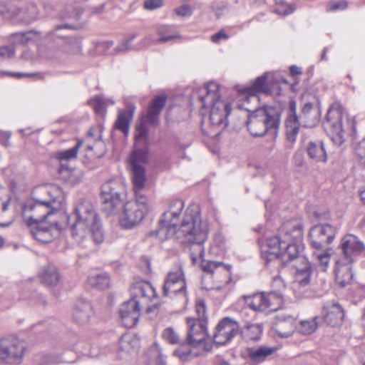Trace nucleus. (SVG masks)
<instances>
[{
    "mask_svg": "<svg viewBox=\"0 0 365 365\" xmlns=\"http://www.w3.org/2000/svg\"><path fill=\"white\" fill-rule=\"evenodd\" d=\"M184 202L175 199L169 202L159 220L156 235L160 237L175 236L183 242L202 244L208 238L210 225L200 215L197 205L188 206L182 213Z\"/></svg>",
    "mask_w": 365,
    "mask_h": 365,
    "instance_id": "f257e3e1",
    "label": "nucleus"
},
{
    "mask_svg": "<svg viewBox=\"0 0 365 365\" xmlns=\"http://www.w3.org/2000/svg\"><path fill=\"white\" fill-rule=\"evenodd\" d=\"M68 222L71 235L78 244H83L91 237L96 244L104 241L101 218L90 200L81 198L76 201Z\"/></svg>",
    "mask_w": 365,
    "mask_h": 365,
    "instance_id": "f03ea898",
    "label": "nucleus"
},
{
    "mask_svg": "<svg viewBox=\"0 0 365 365\" xmlns=\"http://www.w3.org/2000/svg\"><path fill=\"white\" fill-rule=\"evenodd\" d=\"M200 106V112L204 115L203 110L211 107L209 119L211 126L217 128L219 131L215 133L217 135L220 130L228 125L227 117L231 111V106L228 101L222 100L219 94V85L215 82H209L203 87L193 93Z\"/></svg>",
    "mask_w": 365,
    "mask_h": 365,
    "instance_id": "7ed1b4c3",
    "label": "nucleus"
},
{
    "mask_svg": "<svg viewBox=\"0 0 365 365\" xmlns=\"http://www.w3.org/2000/svg\"><path fill=\"white\" fill-rule=\"evenodd\" d=\"M59 209H53L51 207L35 202L31 200L26 202L24 207V213L33 212L26 222L31 235L36 240L48 243L51 242L55 235L59 232L56 223L47 225L46 218L53 212Z\"/></svg>",
    "mask_w": 365,
    "mask_h": 365,
    "instance_id": "20e7f679",
    "label": "nucleus"
},
{
    "mask_svg": "<svg viewBox=\"0 0 365 365\" xmlns=\"http://www.w3.org/2000/svg\"><path fill=\"white\" fill-rule=\"evenodd\" d=\"M280 233L287 241L283 245L280 257L284 263H288L299 256L303 238V227L298 221L289 220L282 225Z\"/></svg>",
    "mask_w": 365,
    "mask_h": 365,
    "instance_id": "39448f33",
    "label": "nucleus"
},
{
    "mask_svg": "<svg viewBox=\"0 0 365 365\" xmlns=\"http://www.w3.org/2000/svg\"><path fill=\"white\" fill-rule=\"evenodd\" d=\"M280 123L279 113L274 108L255 110L249 116L247 129L254 136H262L269 130L277 129Z\"/></svg>",
    "mask_w": 365,
    "mask_h": 365,
    "instance_id": "423d86ee",
    "label": "nucleus"
},
{
    "mask_svg": "<svg viewBox=\"0 0 365 365\" xmlns=\"http://www.w3.org/2000/svg\"><path fill=\"white\" fill-rule=\"evenodd\" d=\"M326 118L331 140L337 145H341L345 141L344 133L347 129L355 130L352 120L348 119L346 124H343V110L339 104L335 103L330 106Z\"/></svg>",
    "mask_w": 365,
    "mask_h": 365,
    "instance_id": "0eeeda50",
    "label": "nucleus"
},
{
    "mask_svg": "<svg viewBox=\"0 0 365 365\" xmlns=\"http://www.w3.org/2000/svg\"><path fill=\"white\" fill-rule=\"evenodd\" d=\"M25 351L24 343L17 337L11 336L0 339V359L5 364H21Z\"/></svg>",
    "mask_w": 365,
    "mask_h": 365,
    "instance_id": "6e6552de",
    "label": "nucleus"
},
{
    "mask_svg": "<svg viewBox=\"0 0 365 365\" xmlns=\"http://www.w3.org/2000/svg\"><path fill=\"white\" fill-rule=\"evenodd\" d=\"M125 190V185L120 180H108L102 185L101 195L103 203V209L108 215L114 213L122 201Z\"/></svg>",
    "mask_w": 365,
    "mask_h": 365,
    "instance_id": "1a4fd4ad",
    "label": "nucleus"
},
{
    "mask_svg": "<svg viewBox=\"0 0 365 365\" xmlns=\"http://www.w3.org/2000/svg\"><path fill=\"white\" fill-rule=\"evenodd\" d=\"M31 200L53 209H61L65 203V195L61 188L56 185H43L33 190Z\"/></svg>",
    "mask_w": 365,
    "mask_h": 365,
    "instance_id": "9d476101",
    "label": "nucleus"
},
{
    "mask_svg": "<svg viewBox=\"0 0 365 365\" xmlns=\"http://www.w3.org/2000/svg\"><path fill=\"white\" fill-rule=\"evenodd\" d=\"M267 74L262 75L256 78L255 82L250 86L245 87L240 92L245 96L242 107L249 113H252L255 110L259 108V98L258 93H268V88L266 84Z\"/></svg>",
    "mask_w": 365,
    "mask_h": 365,
    "instance_id": "9b49d317",
    "label": "nucleus"
},
{
    "mask_svg": "<svg viewBox=\"0 0 365 365\" xmlns=\"http://www.w3.org/2000/svg\"><path fill=\"white\" fill-rule=\"evenodd\" d=\"M246 305L255 311H274L281 303V297L277 292L258 293L245 297Z\"/></svg>",
    "mask_w": 365,
    "mask_h": 365,
    "instance_id": "f8f14e48",
    "label": "nucleus"
},
{
    "mask_svg": "<svg viewBox=\"0 0 365 365\" xmlns=\"http://www.w3.org/2000/svg\"><path fill=\"white\" fill-rule=\"evenodd\" d=\"M148 160V154L145 151L136 150L130 156V165L133 183V189L143 190L146 182L144 165Z\"/></svg>",
    "mask_w": 365,
    "mask_h": 365,
    "instance_id": "ddd939ff",
    "label": "nucleus"
},
{
    "mask_svg": "<svg viewBox=\"0 0 365 365\" xmlns=\"http://www.w3.org/2000/svg\"><path fill=\"white\" fill-rule=\"evenodd\" d=\"M341 254L339 259L346 262H356L357 257H365V245L354 235H346L342 237L340 243Z\"/></svg>",
    "mask_w": 365,
    "mask_h": 365,
    "instance_id": "4468645a",
    "label": "nucleus"
},
{
    "mask_svg": "<svg viewBox=\"0 0 365 365\" xmlns=\"http://www.w3.org/2000/svg\"><path fill=\"white\" fill-rule=\"evenodd\" d=\"M336 233V228L329 224L314 225L309 231L310 245L315 250H322L333 242Z\"/></svg>",
    "mask_w": 365,
    "mask_h": 365,
    "instance_id": "2eb2a0df",
    "label": "nucleus"
},
{
    "mask_svg": "<svg viewBox=\"0 0 365 365\" xmlns=\"http://www.w3.org/2000/svg\"><path fill=\"white\" fill-rule=\"evenodd\" d=\"M131 299H135L142 307L150 308V303L156 299L157 294L152 284L145 281L138 282L131 287Z\"/></svg>",
    "mask_w": 365,
    "mask_h": 365,
    "instance_id": "dca6fc26",
    "label": "nucleus"
},
{
    "mask_svg": "<svg viewBox=\"0 0 365 365\" xmlns=\"http://www.w3.org/2000/svg\"><path fill=\"white\" fill-rule=\"evenodd\" d=\"M187 341L192 346H203L207 337V321L187 318Z\"/></svg>",
    "mask_w": 365,
    "mask_h": 365,
    "instance_id": "f3484780",
    "label": "nucleus"
},
{
    "mask_svg": "<svg viewBox=\"0 0 365 365\" xmlns=\"http://www.w3.org/2000/svg\"><path fill=\"white\" fill-rule=\"evenodd\" d=\"M287 241L281 236L280 229L278 235L269 237L261 245V255L267 263L279 259L283 250V245Z\"/></svg>",
    "mask_w": 365,
    "mask_h": 365,
    "instance_id": "a211bd4d",
    "label": "nucleus"
},
{
    "mask_svg": "<svg viewBox=\"0 0 365 365\" xmlns=\"http://www.w3.org/2000/svg\"><path fill=\"white\" fill-rule=\"evenodd\" d=\"M147 215V212L138 207L135 203L127 202L124 205L119 222L125 229H132L139 225Z\"/></svg>",
    "mask_w": 365,
    "mask_h": 365,
    "instance_id": "6ab92c4d",
    "label": "nucleus"
},
{
    "mask_svg": "<svg viewBox=\"0 0 365 365\" xmlns=\"http://www.w3.org/2000/svg\"><path fill=\"white\" fill-rule=\"evenodd\" d=\"M238 329L239 325L237 322L230 317H225L217 324L213 334V341L216 344H225L232 339Z\"/></svg>",
    "mask_w": 365,
    "mask_h": 365,
    "instance_id": "aec40b11",
    "label": "nucleus"
},
{
    "mask_svg": "<svg viewBox=\"0 0 365 365\" xmlns=\"http://www.w3.org/2000/svg\"><path fill=\"white\" fill-rule=\"evenodd\" d=\"M203 244H196L198 246L199 258L201 259V269L205 273L210 274L211 277L215 274H219L223 276V279H220L221 281L227 280L229 277L228 266L221 262L205 259Z\"/></svg>",
    "mask_w": 365,
    "mask_h": 365,
    "instance_id": "412c9836",
    "label": "nucleus"
},
{
    "mask_svg": "<svg viewBox=\"0 0 365 365\" xmlns=\"http://www.w3.org/2000/svg\"><path fill=\"white\" fill-rule=\"evenodd\" d=\"M135 299H130L123 303L119 309L123 324L128 328L133 327L138 322L140 309L143 308Z\"/></svg>",
    "mask_w": 365,
    "mask_h": 365,
    "instance_id": "4be33fe9",
    "label": "nucleus"
},
{
    "mask_svg": "<svg viewBox=\"0 0 365 365\" xmlns=\"http://www.w3.org/2000/svg\"><path fill=\"white\" fill-rule=\"evenodd\" d=\"M158 38H155L151 35L145 37L140 43V47H145L150 44L164 43L171 40L180 38L175 31V27L171 25H162L157 29Z\"/></svg>",
    "mask_w": 365,
    "mask_h": 365,
    "instance_id": "5701e85b",
    "label": "nucleus"
},
{
    "mask_svg": "<svg viewBox=\"0 0 365 365\" xmlns=\"http://www.w3.org/2000/svg\"><path fill=\"white\" fill-rule=\"evenodd\" d=\"M324 321L330 326L340 325L344 318V311L342 307L336 302L326 303L323 307Z\"/></svg>",
    "mask_w": 365,
    "mask_h": 365,
    "instance_id": "b1692460",
    "label": "nucleus"
},
{
    "mask_svg": "<svg viewBox=\"0 0 365 365\" xmlns=\"http://www.w3.org/2000/svg\"><path fill=\"white\" fill-rule=\"evenodd\" d=\"M273 329L279 336L287 338L297 330V320L290 315L279 314L275 318Z\"/></svg>",
    "mask_w": 365,
    "mask_h": 365,
    "instance_id": "393cba45",
    "label": "nucleus"
},
{
    "mask_svg": "<svg viewBox=\"0 0 365 365\" xmlns=\"http://www.w3.org/2000/svg\"><path fill=\"white\" fill-rule=\"evenodd\" d=\"M8 13L9 17L28 23L35 20L38 16V10L34 3H29L23 7H11Z\"/></svg>",
    "mask_w": 365,
    "mask_h": 365,
    "instance_id": "a878e982",
    "label": "nucleus"
},
{
    "mask_svg": "<svg viewBox=\"0 0 365 365\" xmlns=\"http://www.w3.org/2000/svg\"><path fill=\"white\" fill-rule=\"evenodd\" d=\"M353 262H346L339 259L336 261L335 277L337 283L342 287L349 284L353 279L352 264Z\"/></svg>",
    "mask_w": 365,
    "mask_h": 365,
    "instance_id": "bb28decb",
    "label": "nucleus"
},
{
    "mask_svg": "<svg viewBox=\"0 0 365 365\" xmlns=\"http://www.w3.org/2000/svg\"><path fill=\"white\" fill-rule=\"evenodd\" d=\"M135 110V105L129 103L126 104L125 109L118 111L115 128L120 130L125 135H127L129 133L130 123L133 118Z\"/></svg>",
    "mask_w": 365,
    "mask_h": 365,
    "instance_id": "cd10ccee",
    "label": "nucleus"
},
{
    "mask_svg": "<svg viewBox=\"0 0 365 365\" xmlns=\"http://www.w3.org/2000/svg\"><path fill=\"white\" fill-rule=\"evenodd\" d=\"M42 38L41 32L30 30L14 33L10 36V41L16 45H28L38 42Z\"/></svg>",
    "mask_w": 365,
    "mask_h": 365,
    "instance_id": "c85d7f7f",
    "label": "nucleus"
},
{
    "mask_svg": "<svg viewBox=\"0 0 365 365\" xmlns=\"http://www.w3.org/2000/svg\"><path fill=\"white\" fill-rule=\"evenodd\" d=\"M93 314V307L90 302L79 301L76 304L73 312V317L77 323L80 324H86Z\"/></svg>",
    "mask_w": 365,
    "mask_h": 365,
    "instance_id": "c756f323",
    "label": "nucleus"
},
{
    "mask_svg": "<svg viewBox=\"0 0 365 365\" xmlns=\"http://www.w3.org/2000/svg\"><path fill=\"white\" fill-rule=\"evenodd\" d=\"M166 96L159 95L155 96L148 107L145 120L150 124H155L158 122L159 114L164 108L166 103Z\"/></svg>",
    "mask_w": 365,
    "mask_h": 365,
    "instance_id": "7c9ffc66",
    "label": "nucleus"
},
{
    "mask_svg": "<svg viewBox=\"0 0 365 365\" xmlns=\"http://www.w3.org/2000/svg\"><path fill=\"white\" fill-rule=\"evenodd\" d=\"M307 152L309 158L316 163H324L327 161V153L321 140L309 142Z\"/></svg>",
    "mask_w": 365,
    "mask_h": 365,
    "instance_id": "2f4dec72",
    "label": "nucleus"
},
{
    "mask_svg": "<svg viewBox=\"0 0 365 365\" xmlns=\"http://www.w3.org/2000/svg\"><path fill=\"white\" fill-rule=\"evenodd\" d=\"M148 130L145 123L141 121L136 126L135 140V143L133 151L136 150H143L148 154Z\"/></svg>",
    "mask_w": 365,
    "mask_h": 365,
    "instance_id": "473e14b6",
    "label": "nucleus"
},
{
    "mask_svg": "<svg viewBox=\"0 0 365 365\" xmlns=\"http://www.w3.org/2000/svg\"><path fill=\"white\" fill-rule=\"evenodd\" d=\"M277 351L276 347L260 346L250 348L247 353L249 358L254 362L261 363Z\"/></svg>",
    "mask_w": 365,
    "mask_h": 365,
    "instance_id": "72a5a7b5",
    "label": "nucleus"
},
{
    "mask_svg": "<svg viewBox=\"0 0 365 365\" xmlns=\"http://www.w3.org/2000/svg\"><path fill=\"white\" fill-rule=\"evenodd\" d=\"M82 143L83 142L79 140L73 148L67 150H60L55 153V158L59 161L62 168H67V165L64 163L76 159L77 158L79 148L81 146Z\"/></svg>",
    "mask_w": 365,
    "mask_h": 365,
    "instance_id": "f704fd0d",
    "label": "nucleus"
},
{
    "mask_svg": "<svg viewBox=\"0 0 365 365\" xmlns=\"http://www.w3.org/2000/svg\"><path fill=\"white\" fill-rule=\"evenodd\" d=\"M163 294L171 297L180 294L185 299H187L185 281H178L177 283L165 282Z\"/></svg>",
    "mask_w": 365,
    "mask_h": 365,
    "instance_id": "c9c22d12",
    "label": "nucleus"
},
{
    "mask_svg": "<svg viewBox=\"0 0 365 365\" xmlns=\"http://www.w3.org/2000/svg\"><path fill=\"white\" fill-rule=\"evenodd\" d=\"M304 265L302 268H297L295 276V285L299 287L307 286L310 281L311 267L309 263L304 259H302Z\"/></svg>",
    "mask_w": 365,
    "mask_h": 365,
    "instance_id": "e433bc0d",
    "label": "nucleus"
},
{
    "mask_svg": "<svg viewBox=\"0 0 365 365\" xmlns=\"http://www.w3.org/2000/svg\"><path fill=\"white\" fill-rule=\"evenodd\" d=\"M140 346L138 338L132 334L123 335L119 340L120 349L125 352L137 351Z\"/></svg>",
    "mask_w": 365,
    "mask_h": 365,
    "instance_id": "4c0bfd02",
    "label": "nucleus"
},
{
    "mask_svg": "<svg viewBox=\"0 0 365 365\" xmlns=\"http://www.w3.org/2000/svg\"><path fill=\"white\" fill-rule=\"evenodd\" d=\"M41 278L47 285L56 286L59 282L60 274L55 266L48 265L43 269Z\"/></svg>",
    "mask_w": 365,
    "mask_h": 365,
    "instance_id": "58836bf2",
    "label": "nucleus"
},
{
    "mask_svg": "<svg viewBox=\"0 0 365 365\" xmlns=\"http://www.w3.org/2000/svg\"><path fill=\"white\" fill-rule=\"evenodd\" d=\"M300 125L301 123L297 115H288L285 122V127L287 136L289 140H295Z\"/></svg>",
    "mask_w": 365,
    "mask_h": 365,
    "instance_id": "ea45409f",
    "label": "nucleus"
},
{
    "mask_svg": "<svg viewBox=\"0 0 365 365\" xmlns=\"http://www.w3.org/2000/svg\"><path fill=\"white\" fill-rule=\"evenodd\" d=\"M318 317L312 319H303L297 322V331L303 335L314 333L318 328Z\"/></svg>",
    "mask_w": 365,
    "mask_h": 365,
    "instance_id": "a19ab883",
    "label": "nucleus"
},
{
    "mask_svg": "<svg viewBox=\"0 0 365 365\" xmlns=\"http://www.w3.org/2000/svg\"><path fill=\"white\" fill-rule=\"evenodd\" d=\"M88 282L93 287L104 289L109 287L110 278L107 273H97L90 275Z\"/></svg>",
    "mask_w": 365,
    "mask_h": 365,
    "instance_id": "79ce46f5",
    "label": "nucleus"
},
{
    "mask_svg": "<svg viewBox=\"0 0 365 365\" xmlns=\"http://www.w3.org/2000/svg\"><path fill=\"white\" fill-rule=\"evenodd\" d=\"M191 346H192V344H190L189 342L187 344H180V346L175 350L174 355L178 356L181 361H187L200 355V354L199 352H196L193 349H191Z\"/></svg>",
    "mask_w": 365,
    "mask_h": 365,
    "instance_id": "37998d69",
    "label": "nucleus"
},
{
    "mask_svg": "<svg viewBox=\"0 0 365 365\" xmlns=\"http://www.w3.org/2000/svg\"><path fill=\"white\" fill-rule=\"evenodd\" d=\"M225 249L226 242L224 236L220 233L215 234L209 250L210 254L214 256L221 255Z\"/></svg>",
    "mask_w": 365,
    "mask_h": 365,
    "instance_id": "c03bdc74",
    "label": "nucleus"
},
{
    "mask_svg": "<svg viewBox=\"0 0 365 365\" xmlns=\"http://www.w3.org/2000/svg\"><path fill=\"white\" fill-rule=\"evenodd\" d=\"M242 333L247 340L257 341L262 333V327L258 324H247Z\"/></svg>",
    "mask_w": 365,
    "mask_h": 365,
    "instance_id": "a18cd8bd",
    "label": "nucleus"
},
{
    "mask_svg": "<svg viewBox=\"0 0 365 365\" xmlns=\"http://www.w3.org/2000/svg\"><path fill=\"white\" fill-rule=\"evenodd\" d=\"M313 256L318 262V264L320 267L321 269L323 272L327 271L331 257L329 250H316V251L313 252Z\"/></svg>",
    "mask_w": 365,
    "mask_h": 365,
    "instance_id": "49530a36",
    "label": "nucleus"
},
{
    "mask_svg": "<svg viewBox=\"0 0 365 365\" xmlns=\"http://www.w3.org/2000/svg\"><path fill=\"white\" fill-rule=\"evenodd\" d=\"M95 112L99 115H104L106 112L107 103L106 97L98 96L89 102Z\"/></svg>",
    "mask_w": 365,
    "mask_h": 365,
    "instance_id": "de8ad7c7",
    "label": "nucleus"
},
{
    "mask_svg": "<svg viewBox=\"0 0 365 365\" xmlns=\"http://www.w3.org/2000/svg\"><path fill=\"white\" fill-rule=\"evenodd\" d=\"M142 191L143 190L134 189L135 199L129 202L135 203L139 208L148 213L149 210L148 198L142 193Z\"/></svg>",
    "mask_w": 365,
    "mask_h": 365,
    "instance_id": "09e8293b",
    "label": "nucleus"
},
{
    "mask_svg": "<svg viewBox=\"0 0 365 365\" xmlns=\"http://www.w3.org/2000/svg\"><path fill=\"white\" fill-rule=\"evenodd\" d=\"M162 337L170 344H177L180 342V336L173 327L165 329L162 334Z\"/></svg>",
    "mask_w": 365,
    "mask_h": 365,
    "instance_id": "8fccbe9b",
    "label": "nucleus"
},
{
    "mask_svg": "<svg viewBox=\"0 0 365 365\" xmlns=\"http://www.w3.org/2000/svg\"><path fill=\"white\" fill-rule=\"evenodd\" d=\"M148 365H164L165 361L161 354L156 347L152 348L148 352Z\"/></svg>",
    "mask_w": 365,
    "mask_h": 365,
    "instance_id": "3c124183",
    "label": "nucleus"
},
{
    "mask_svg": "<svg viewBox=\"0 0 365 365\" xmlns=\"http://www.w3.org/2000/svg\"><path fill=\"white\" fill-rule=\"evenodd\" d=\"M80 46L78 41L72 38H65V45L62 47V51L65 53L71 54L78 52Z\"/></svg>",
    "mask_w": 365,
    "mask_h": 365,
    "instance_id": "603ef678",
    "label": "nucleus"
},
{
    "mask_svg": "<svg viewBox=\"0 0 365 365\" xmlns=\"http://www.w3.org/2000/svg\"><path fill=\"white\" fill-rule=\"evenodd\" d=\"M178 281H185L184 273L180 266L168 273L165 282L177 283Z\"/></svg>",
    "mask_w": 365,
    "mask_h": 365,
    "instance_id": "864d4df0",
    "label": "nucleus"
},
{
    "mask_svg": "<svg viewBox=\"0 0 365 365\" xmlns=\"http://www.w3.org/2000/svg\"><path fill=\"white\" fill-rule=\"evenodd\" d=\"M275 4L274 11L279 15L287 16L292 14L294 10L292 5L288 4L285 1Z\"/></svg>",
    "mask_w": 365,
    "mask_h": 365,
    "instance_id": "5fc2aeb1",
    "label": "nucleus"
},
{
    "mask_svg": "<svg viewBox=\"0 0 365 365\" xmlns=\"http://www.w3.org/2000/svg\"><path fill=\"white\" fill-rule=\"evenodd\" d=\"M138 36L137 34H133L126 40L123 41L115 48V53H123L131 49V42Z\"/></svg>",
    "mask_w": 365,
    "mask_h": 365,
    "instance_id": "6e6d98bb",
    "label": "nucleus"
},
{
    "mask_svg": "<svg viewBox=\"0 0 365 365\" xmlns=\"http://www.w3.org/2000/svg\"><path fill=\"white\" fill-rule=\"evenodd\" d=\"M195 309H196V312L198 316V317L195 318V319H200V320L204 319V320L207 321L206 306H205V303L203 300H199L196 303Z\"/></svg>",
    "mask_w": 365,
    "mask_h": 365,
    "instance_id": "4d7b16f0",
    "label": "nucleus"
},
{
    "mask_svg": "<svg viewBox=\"0 0 365 365\" xmlns=\"http://www.w3.org/2000/svg\"><path fill=\"white\" fill-rule=\"evenodd\" d=\"M15 50L11 46L0 47V61L11 58L14 56Z\"/></svg>",
    "mask_w": 365,
    "mask_h": 365,
    "instance_id": "13d9d810",
    "label": "nucleus"
},
{
    "mask_svg": "<svg viewBox=\"0 0 365 365\" xmlns=\"http://www.w3.org/2000/svg\"><path fill=\"white\" fill-rule=\"evenodd\" d=\"M59 17L62 19H78V15L76 12V11L73 9V8L71 6H68L65 9V12L64 11L61 12V14H59Z\"/></svg>",
    "mask_w": 365,
    "mask_h": 365,
    "instance_id": "bf43d9fd",
    "label": "nucleus"
},
{
    "mask_svg": "<svg viewBox=\"0 0 365 365\" xmlns=\"http://www.w3.org/2000/svg\"><path fill=\"white\" fill-rule=\"evenodd\" d=\"M175 13L181 16H191L193 10L188 4H183L175 9Z\"/></svg>",
    "mask_w": 365,
    "mask_h": 365,
    "instance_id": "052dcab7",
    "label": "nucleus"
},
{
    "mask_svg": "<svg viewBox=\"0 0 365 365\" xmlns=\"http://www.w3.org/2000/svg\"><path fill=\"white\" fill-rule=\"evenodd\" d=\"M163 5L162 0H146L144 2V7L148 10H154L161 7Z\"/></svg>",
    "mask_w": 365,
    "mask_h": 365,
    "instance_id": "680f3d73",
    "label": "nucleus"
},
{
    "mask_svg": "<svg viewBox=\"0 0 365 365\" xmlns=\"http://www.w3.org/2000/svg\"><path fill=\"white\" fill-rule=\"evenodd\" d=\"M346 7V4L344 1H333L329 3L327 9L329 11H336L343 9Z\"/></svg>",
    "mask_w": 365,
    "mask_h": 365,
    "instance_id": "e2e57ef3",
    "label": "nucleus"
},
{
    "mask_svg": "<svg viewBox=\"0 0 365 365\" xmlns=\"http://www.w3.org/2000/svg\"><path fill=\"white\" fill-rule=\"evenodd\" d=\"M4 74H6L8 76L14 77L16 78H21L24 77H32L34 76L38 75L36 73H20V72H9V71H4Z\"/></svg>",
    "mask_w": 365,
    "mask_h": 365,
    "instance_id": "0e129e2a",
    "label": "nucleus"
},
{
    "mask_svg": "<svg viewBox=\"0 0 365 365\" xmlns=\"http://www.w3.org/2000/svg\"><path fill=\"white\" fill-rule=\"evenodd\" d=\"M312 109L313 104L311 103H306L302 109V118H304L306 120H308L309 118Z\"/></svg>",
    "mask_w": 365,
    "mask_h": 365,
    "instance_id": "69168bd1",
    "label": "nucleus"
},
{
    "mask_svg": "<svg viewBox=\"0 0 365 365\" xmlns=\"http://www.w3.org/2000/svg\"><path fill=\"white\" fill-rule=\"evenodd\" d=\"M11 135V132L0 130V143L8 147L9 145Z\"/></svg>",
    "mask_w": 365,
    "mask_h": 365,
    "instance_id": "338daca9",
    "label": "nucleus"
},
{
    "mask_svg": "<svg viewBox=\"0 0 365 365\" xmlns=\"http://www.w3.org/2000/svg\"><path fill=\"white\" fill-rule=\"evenodd\" d=\"M228 38V35L224 31H220L219 32L213 34L211 36V40L214 43H218L222 39L226 40Z\"/></svg>",
    "mask_w": 365,
    "mask_h": 365,
    "instance_id": "774afa93",
    "label": "nucleus"
}]
</instances>
